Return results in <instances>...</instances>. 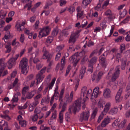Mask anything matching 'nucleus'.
Masks as SVG:
<instances>
[{"mask_svg":"<svg viewBox=\"0 0 130 130\" xmlns=\"http://www.w3.org/2000/svg\"><path fill=\"white\" fill-rule=\"evenodd\" d=\"M98 50L97 49H95L94 50L91 54L90 55L89 57L90 58L91 57L95 54H96L98 53Z\"/></svg>","mask_w":130,"mask_h":130,"instance_id":"603ef678","label":"nucleus"},{"mask_svg":"<svg viewBox=\"0 0 130 130\" xmlns=\"http://www.w3.org/2000/svg\"><path fill=\"white\" fill-rule=\"evenodd\" d=\"M18 100V96H16L14 95L12 101L13 102H17Z\"/></svg>","mask_w":130,"mask_h":130,"instance_id":"680f3d73","label":"nucleus"},{"mask_svg":"<svg viewBox=\"0 0 130 130\" xmlns=\"http://www.w3.org/2000/svg\"><path fill=\"white\" fill-rule=\"evenodd\" d=\"M99 61L102 67L105 68L107 66V64L105 57H103V56H100L99 58Z\"/></svg>","mask_w":130,"mask_h":130,"instance_id":"9b49d317","label":"nucleus"},{"mask_svg":"<svg viewBox=\"0 0 130 130\" xmlns=\"http://www.w3.org/2000/svg\"><path fill=\"white\" fill-rule=\"evenodd\" d=\"M15 27L18 31H21L22 30V27H21L20 24H16Z\"/></svg>","mask_w":130,"mask_h":130,"instance_id":"09e8293b","label":"nucleus"},{"mask_svg":"<svg viewBox=\"0 0 130 130\" xmlns=\"http://www.w3.org/2000/svg\"><path fill=\"white\" fill-rule=\"evenodd\" d=\"M89 116V112L88 111L83 112L80 114V116L79 117V120L81 122H82L83 120L85 121L87 120Z\"/></svg>","mask_w":130,"mask_h":130,"instance_id":"423d86ee","label":"nucleus"},{"mask_svg":"<svg viewBox=\"0 0 130 130\" xmlns=\"http://www.w3.org/2000/svg\"><path fill=\"white\" fill-rule=\"evenodd\" d=\"M5 48L7 49V51L5 52L6 53H9L11 51V46L9 45H6Z\"/></svg>","mask_w":130,"mask_h":130,"instance_id":"ea45409f","label":"nucleus"},{"mask_svg":"<svg viewBox=\"0 0 130 130\" xmlns=\"http://www.w3.org/2000/svg\"><path fill=\"white\" fill-rule=\"evenodd\" d=\"M126 91L127 92V94L125 95V98L126 99H127L130 95V81L127 86Z\"/></svg>","mask_w":130,"mask_h":130,"instance_id":"4be33fe9","label":"nucleus"},{"mask_svg":"<svg viewBox=\"0 0 130 130\" xmlns=\"http://www.w3.org/2000/svg\"><path fill=\"white\" fill-rule=\"evenodd\" d=\"M8 124L7 123V125L4 127L2 128V127H0V130H11L8 127Z\"/></svg>","mask_w":130,"mask_h":130,"instance_id":"8fccbe9b","label":"nucleus"},{"mask_svg":"<svg viewBox=\"0 0 130 130\" xmlns=\"http://www.w3.org/2000/svg\"><path fill=\"white\" fill-rule=\"evenodd\" d=\"M66 105L67 103L66 102L63 103V105L62 106V110L59 113V118L60 120L59 122L60 124L63 123V115L61 112H63L65 111L66 108Z\"/></svg>","mask_w":130,"mask_h":130,"instance_id":"6e6552de","label":"nucleus"},{"mask_svg":"<svg viewBox=\"0 0 130 130\" xmlns=\"http://www.w3.org/2000/svg\"><path fill=\"white\" fill-rule=\"evenodd\" d=\"M121 69L122 70L125 69L126 63V60L124 58H122L121 60Z\"/></svg>","mask_w":130,"mask_h":130,"instance_id":"bb28decb","label":"nucleus"},{"mask_svg":"<svg viewBox=\"0 0 130 130\" xmlns=\"http://www.w3.org/2000/svg\"><path fill=\"white\" fill-rule=\"evenodd\" d=\"M68 9L69 11L71 13H72L75 10L74 7L72 6H70V8H69Z\"/></svg>","mask_w":130,"mask_h":130,"instance_id":"6e6d98bb","label":"nucleus"},{"mask_svg":"<svg viewBox=\"0 0 130 130\" xmlns=\"http://www.w3.org/2000/svg\"><path fill=\"white\" fill-rule=\"evenodd\" d=\"M111 91L109 89L106 88L104 90L103 92V96L106 98H108L111 97Z\"/></svg>","mask_w":130,"mask_h":130,"instance_id":"2eb2a0df","label":"nucleus"},{"mask_svg":"<svg viewBox=\"0 0 130 130\" xmlns=\"http://www.w3.org/2000/svg\"><path fill=\"white\" fill-rule=\"evenodd\" d=\"M19 123L20 125L22 127H25L26 125V122L25 121H21L19 120Z\"/></svg>","mask_w":130,"mask_h":130,"instance_id":"c03bdc74","label":"nucleus"},{"mask_svg":"<svg viewBox=\"0 0 130 130\" xmlns=\"http://www.w3.org/2000/svg\"><path fill=\"white\" fill-rule=\"evenodd\" d=\"M65 119L67 122H69L70 121V116L69 114L67 112L65 114Z\"/></svg>","mask_w":130,"mask_h":130,"instance_id":"58836bf2","label":"nucleus"},{"mask_svg":"<svg viewBox=\"0 0 130 130\" xmlns=\"http://www.w3.org/2000/svg\"><path fill=\"white\" fill-rule=\"evenodd\" d=\"M105 14L106 15H112L111 11L110 10L108 9L105 12Z\"/></svg>","mask_w":130,"mask_h":130,"instance_id":"052dcab7","label":"nucleus"},{"mask_svg":"<svg viewBox=\"0 0 130 130\" xmlns=\"http://www.w3.org/2000/svg\"><path fill=\"white\" fill-rule=\"evenodd\" d=\"M101 93V92L99 91V88L98 87H96L93 90L91 96L96 98Z\"/></svg>","mask_w":130,"mask_h":130,"instance_id":"4468645a","label":"nucleus"},{"mask_svg":"<svg viewBox=\"0 0 130 130\" xmlns=\"http://www.w3.org/2000/svg\"><path fill=\"white\" fill-rule=\"evenodd\" d=\"M118 111V108L116 106L111 108L109 111L108 113L109 114L111 115H113L117 114Z\"/></svg>","mask_w":130,"mask_h":130,"instance_id":"412c9836","label":"nucleus"},{"mask_svg":"<svg viewBox=\"0 0 130 130\" xmlns=\"http://www.w3.org/2000/svg\"><path fill=\"white\" fill-rule=\"evenodd\" d=\"M86 68L85 66H83L80 71V76H81V78H82L84 74L85 73Z\"/></svg>","mask_w":130,"mask_h":130,"instance_id":"b1692460","label":"nucleus"},{"mask_svg":"<svg viewBox=\"0 0 130 130\" xmlns=\"http://www.w3.org/2000/svg\"><path fill=\"white\" fill-rule=\"evenodd\" d=\"M4 58H2L0 59V73L2 74L3 71L6 67V64L4 62Z\"/></svg>","mask_w":130,"mask_h":130,"instance_id":"ddd939ff","label":"nucleus"},{"mask_svg":"<svg viewBox=\"0 0 130 130\" xmlns=\"http://www.w3.org/2000/svg\"><path fill=\"white\" fill-rule=\"evenodd\" d=\"M53 40V38L51 36L48 37L46 40V42L47 43H51L52 41Z\"/></svg>","mask_w":130,"mask_h":130,"instance_id":"79ce46f5","label":"nucleus"},{"mask_svg":"<svg viewBox=\"0 0 130 130\" xmlns=\"http://www.w3.org/2000/svg\"><path fill=\"white\" fill-rule=\"evenodd\" d=\"M130 18V17H127L126 18L121 22L120 23L121 25H122V23H123V24H125L127 23L128 21H129V20Z\"/></svg>","mask_w":130,"mask_h":130,"instance_id":"a18cd8bd","label":"nucleus"},{"mask_svg":"<svg viewBox=\"0 0 130 130\" xmlns=\"http://www.w3.org/2000/svg\"><path fill=\"white\" fill-rule=\"evenodd\" d=\"M110 122V119L108 118H105L102 122L101 125L102 127H104L107 125Z\"/></svg>","mask_w":130,"mask_h":130,"instance_id":"6ab92c4d","label":"nucleus"},{"mask_svg":"<svg viewBox=\"0 0 130 130\" xmlns=\"http://www.w3.org/2000/svg\"><path fill=\"white\" fill-rule=\"evenodd\" d=\"M28 60L26 58H23L20 62L19 67L21 68L22 73L26 75L27 73L28 68L27 67Z\"/></svg>","mask_w":130,"mask_h":130,"instance_id":"f03ea898","label":"nucleus"},{"mask_svg":"<svg viewBox=\"0 0 130 130\" xmlns=\"http://www.w3.org/2000/svg\"><path fill=\"white\" fill-rule=\"evenodd\" d=\"M9 113V111L7 110L3 112V115H1V117L4 119H6L8 121H9L10 119L11 118L8 115V114Z\"/></svg>","mask_w":130,"mask_h":130,"instance_id":"f3484780","label":"nucleus"},{"mask_svg":"<svg viewBox=\"0 0 130 130\" xmlns=\"http://www.w3.org/2000/svg\"><path fill=\"white\" fill-rule=\"evenodd\" d=\"M123 91V89L120 88L117 92L115 97V99L117 102H119L122 100L123 97L121 96V95Z\"/></svg>","mask_w":130,"mask_h":130,"instance_id":"1a4fd4ad","label":"nucleus"},{"mask_svg":"<svg viewBox=\"0 0 130 130\" xmlns=\"http://www.w3.org/2000/svg\"><path fill=\"white\" fill-rule=\"evenodd\" d=\"M38 118V115L37 114H35L32 116V120L33 121H36Z\"/></svg>","mask_w":130,"mask_h":130,"instance_id":"3c124183","label":"nucleus"},{"mask_svg":"<svg viewBox=\"0 0 130 130\" xmlns=\"http://www.w3.org/2000/svg\"><path fill=\"white\" fill-rule=\"evenodd\" d=\"M25 39L24 35L23 34H21V36L20 38V41L22 43L24 42V40Z\"/></svg>","mask_w":130,"mask_h":130,"instance_id":"864d4df0","label":"nucleus"},{"mask_svg":"<svg viewBox=\"0 0 130 130\" xmlns=\"http://www.w3.org/2000/svg\"><path fill=\"white\" fill-rule=\"evenodd\" d=\"M124 39V37L123 36H119L116 39H115V42H121Z\"/></svg>","mask_w":130,"mask_h":130,"instance_id":"7c9ffc66","label":"nucleus"},{"mask_svg":"<svg viewBox=\"0 0 130 130\" xmlns=\"http://www.w3.org/2000/svg\"><path fill=\"white\" fill-rule=\"evenodd\" d=\"M110 103H108L106 104L105 106V108L103 111L102 112V114L103 115H105L108 111L110 107Z\"/></svg>","mask_w":130,"mask_h":130,"instance_id":"a211bd4d","label":"nucleus"},{"mask_svg":"<svg viewBox=\"0 0 130 130\" xmlns=\"http://www.w3.org/2000/svg\"><path fill=\"white\" fill-rule=\"evenodd\" d=\"M81 98L78 99L73 103L72 105L69 107V111L70 113H71V110L72 109L74 114L75 115L76 112H78L81 106L82 102Z\"/></svg>","mask_w":130,"mask_h":130,"instance_id":"f257e3e1","label":"nucleus"},{"mask_svg":"<svg viewBox=\"0 0 130 130\" xmlns=\"http://www.w3.org/2000/svg\"><path fill=\"white\" fill-rule=\"evenodd\" d=\"M116 59L118 61V62H119V61H121V60L122 59H121V54L119 53H117L116 55Z\"/></svg>","mask_w":130,"mask_h":130,"instance_id":"72a5a7b5","label":"nucleus"},{"mask_svg":"<svg viewBox=\"0 0 130 130\" xmlns=\"http://www.w3.org/2000/svg\"><path fill=\"white\" fill-rule=\"evenodd\" d=\"M88 22L86 20H84L82 22V24L80 26V27L83 28L85 27L87 24Z\"/></svg>","mask_w":130,"mask_h":130,"instance_id":"de8ad7c7","label":"nucleus"},{"mask_svg":"<svg viewBox=\"0 0 130 130\" xmlns=\"http://www.w3.org/2000/svg\"><path fill=\"white\" fill-rule=\"evenodd\" d=\"M78 53H76L72 55L69 58V61L71 63L74 62V65L75 66L76 63L78 62L80 59H77L78 56Z\"/></svg>","mask_w":130,"mask_h":130,"instance_id":"0eeeda50","label":"nucleus"},{"mask_svg":"<svg viewBox=\"0 0 130 130\" xmlns=\"http://www.w3.org/2000/svg\"><path fill=\"white\" fill-rule=\"evenodd\" d=\"M97 59V57L96 56L93 57L89 60L88 64L93 65L96 62Z\"/></svg>","mask_w":130,"mask_h":130,"instance_id":"5701e85b","label":"nucleus"},{"mask_svg":"<svg viewBox=\"0 0 130 130\" xmlns=\"http://www.w3.org/2000/svg\"><path fill=\"white\" fill-rule=\"evenodd\" d=\"M120 17L121 18H122L125 17L127 13V12L126 9H125L123 10V11H120Z\"/></svg>","mask_w":130,"mask_h":130,"instance_id":"c85d7f7f","label":"nucleus"},{"mask_svg":"<svg viewBox=\"0 0 130 130\" xmlns=\"http://www.w3.org/2000/svg\"><path fill=\"white\" fill-rule=\"evenodd\" d=\"M100 26L102 27V29H103L106 28V25L105 22H102L100 24Z\"/></svg>","mask_w":130,"mask_h":130,"instance_id":"4d7b16f0","label":"nucleus"},{"mask_svg":"<svg viewBox=\"0 0 130 130\" xmlns=\"http://www.w3.org/2000/svg\"><path fill=\"white\" fill-rule=\"evenodd\" d=\"M46 69V67L43 68L36 75V78L42 80L45 77V76L43 74L45 72Z\"/></svg>","mask_w":130,"mask_h":130,"instance_id":"39448f33","label":"nucleus"},{"mask_svg":"<svg viewBox=\"0 0 130 130\" xmlns=\"http://www.w3.org/2000/svg\"><path fill=\"white\" fill-rule=\"evenodd\" d=\"M73 95V92L72 91L70 93L69 97L68 95H66L65 98L67 99L66 100V102L67 103H70L72 101Z\"/></svg>","mask_w":130,"mask_h":130,"instance_id":"aec40b11","label":"nucleus"},{"mask_svg":"<svg viewBox=\"0 0 130 130\" xmlns=\"http://www.w3.org/2000/svg\"><path fill=\"white\" fill-rule=\"evenodd\" d=\"M41 110L38 107H36L34 113H35L39 114L40 113Z\"/></svg>","mask_w":130,"mask_h":130,"instance_id":"e2e57ef3","label":"nucleus"},{"mask_svg":"<svg viewBox=\"0 0 130 130\" xmlns=\"http://www.w3.org/2000/svg\"><path fill=\"white\" fill-rule=\"evenodd\" d=\"M56 78H53L51 83L49 85V88L50 89H51L52 88L55 82Z\"/></svg>","mask_w":130,"mask_h":130,"instance_id":"e433bc0d","label":"nucleus"},{"mask_svg":"<svg viewBox=\"0 0 130 130\" xmlns=\"http://www.w3.org/2000/svg\"><path fill=\"white\" fill-rule=\"evenodd\" d=\"M84 12L83 11H82L80 13H77V18L78 17L80 18L83 14Z\"/></svg>","mask_w":130,"mask_h":130,"instance_id":"774afa93","label":"nucleus"},{"mask_svg":"<svg viewBox=\"0 0 130 130\" xmlns=\"http://www.w3.org/2000/svg\"><path fill=\"white\" fill-rule=\"evenodd\" d=\"M103 74V72L102 71L99 72L97 76L94 74L93 77H92V81L95 80L96 83H98L101 78Z\"/></svg>","mask_w":130,"mask_h":130,"instance_id":"f8f14e48","label":"nucleus"},{"mask_svg":"<svg viewBox=\"0 0 130 130\" xmlns=\"http://www.w3.org/2000/svg\"><path fill=\"white\" fill-rule=\"evenodd\" d=\"M80 31V30H77L75 32L72 33L71 35L76 40L78 38L79 36V34Z\"/></svg>","mask_w":130,"mask_h":130,"instance_id":"393cba45","label":"nucleus"},{"mask_svg":"<svg viewBox=\"0 0 130 130\" xmlns=\"http://www.w3.org/2000/svg\"><path fill=\"white\" fill-rule=\"evenodd\" d=\"M7 66L9 69H11L13 66H14L15 64V60H14V58H11L8 61Z\"/></svg>","mask_w":130,"mask_h":130,"instance_id":"dca6fc26","label":"nucleus"},{"mask_svg":"<svg viewBox=\"0 0 130 130\" xmlns=\"http://www.w3.org/2000/svg\"><path fill=\"white\" fill-rule=\"evenodd\" d=\"M50 29L48 26H47L41 30L39 32L38 36L40 38H41L44 36L47 35L49 34Z\"/></svg>","mask_w":130,"mask_h":130,"instance_id":"7ed1b4c3","label":"nucleus"},{"mask_svg":"<svg viewBox=\"0 0 130 130\" xmlns=\"http://www.w3.org/2000/svg\"><path fill=\"white\" fill-rule=\"evenodd\" d=\"M76 41V40L71 35L69 40V43H73L74 44Z\"/></svg>","mask_w":130,"mask_h":130,"instance_id":"f704fd0d","label":"nucleus"},{"mask_svg":"<svg viewBox=\"0 0 130 130\" xmlns=\"http://www.w3.org/2000/svg\"><path fill=\"white\" fill-rule=\"evenodd\" d=\"M93 65H90L88 64V72L89 73H92L93 70Z\"/></svg>","mask_w":130,"mask_h":130,"instance_id":"473e14b6","label":"nucleus"},{"mask_svg":"<svg viewBox=\"0 0 130 130\" xmlns=\"http://www.w3.org/2000/svg\"><path fill=\"white\" fill-rule=\"evenodd\" d=\"M62 34H63L64 36H67L69 34L68 31L66 30V29H65L63 30L62 31Z\"/></svg>","mask_w":130,"mask_h":130,"instance_id":"5fc2aeb1","label":"nucleus"},{"mask_svg":"<svg viewBox=\"0 0 130 130\" xmlns=\"http://www.w3.org/2000/svg\"><path fill=\"white\" fill-rule=\"evenodd\" d=\"M125 46L124 44H121L120 46V52L122 53L125 50Z\"/></svg>","mask_w":130,"mask_h":130,"instance_id":"2f4dec72","label":"nucleus"},{"mask_svg":"<svg viewBox=\"0 0 130 130\" xmlns=\"http://www.w3.org/2000/svg\"><path fill=\"white\" fill-rule=\"evenodd\" d=\"M35 94L34 91H31V92H28L26 95V98L28 99H30Z\"/></svg>","mask_w":130,"mask_h":130,"instance_id":"cd10ccee","label":"nucleus"},{"mask_svg":"<svg viewBox=\"0 0 130 130\" xmlns=\"http://www.w3.org/2000/svg\"><path fill=\"white\" fill-rule=\"evenodd\" d=\"M71 66H69L68 67H67V69L66 70V73L65 74V76H66L69 73L70 70L71 69L70 68Z\"/></svg>","mask_w":130,"mask_h":130,"instance_id":"0e129e2a","label":"nucleus"},{"mask_svg":"<svg viewBox=\"0 0 130 130\" xmlns=\"http://www.w3.org/2000/svg\"><path fill=\"white\" fill-rule=\"evenodd\" d=\"M32 1H30L28 4H26L24 6V8H25L27 7H29V8H31L32 7L31 5Z\"/></svg>","mask_w":130,"mask_h":130,"instance_id":"69168bd1","label":"nucleus"},{"mask_svg":"<svg viewBox=\"0 0 130 130\" xmlns=\"http://www.w3.org/2000/svg\"><path fill=\"white\" fill-rule=\"evenodd\" d=\"M120 67V65H118L116 67L115 71L111 78V80L112 82H114L119 77L120 74L119 70Z\"/></svg>","mask_w":130,"mask_h":130,"instance_id":"20e7f679","label":"nucleus"},{"mask_svg":"<svg viewBox=\"0 0 130 130\" xmlns=\"http://www.w3.org/2000/svg\"><path fill=\"white\" fill-rule=\"evenodd\" d=\"M87 88L86 87H83L81 90V92L82 94H83V96H84L85 94H86L87 93Z\"/></svg>","mask_w":130,"mask_h":130,"instance_id":"c9c22d12","label":"nucleus"},{"mask_svg":"<svg viewBox=\"0 0 130 130\" xmlns=\"http://www.w3.org/2000/svg\"><path fill=\"white\" fill-rule=\"evenodd\" d=\"M61 55V53L58 52L56 55L55 60L56 61L58 60L60 58Z\"/></svg>","mask_w":130,"mask_h":130,"instance_id":"13d9d810","label":"nucleus"},{"mask_svg":"<svg viewBox=\"0 0 130 130\" xmlns=\"http://www.w3.org/2000/svg\"><path fill=\"white\" fill-rule=\"evenodd\" d=\"M44 102L49 103L48 98H43L41 100V103L42 105H43V103Z\"/></svg>","mask_w":130,"mask_h":130,"instance_id":"49530a36","label":"nucleus"},{"mask_svg":"<svg viewBox=\"0 0 130 130\" xmlns=\"http://www.w3.org/2000/svg\"><path fill=\"white\" fill-rule=\"evenodd\" d=\"M98 111V108H95L94 110H93V112L92 114L91 118V120L94 119L95 118L96 115Z\"/></svg>","mask_w":130,"mask_h":130,"instance_id":"c756f323","label":"nucleus"},{"mask_svg":"<svg viewBox=\"0 0 130 130\" xmlns=\"http://www.w3.org/2000/svg\"><path fill=\"white\" fill-rule=\"evenodd\" d=\"M64 47V45H59L57 47V49L58 50L57 51H60Z\"/></svg>","mask_w":130,"mask_h":130,"instance_id":"bf43d9fd","label":"nucleus"},{"mask_svg":"<svg viewBox=\"0 0 130 130\" xmlns=\"http://www.w3.org/2000/svg\"><path fill=\"white\" fill-rule=\"evenodd\" d=\"M58 30L57 29H54L52 32V35L54 37L56 36L58 34Z\"/></svg>","mask_w":130,"mask_h":130,"instance_id":"37998d69","label":"nucleus"},{"mask_svg":"<svg viewBox=\"0 0 130 130\" xmlns=\"http://www.w3.org/2000/svg\"><path fill=\"white\" fill-rule=\"evenodd\" d=\"M35 107L32 106L31 104H30L29 107V110L30 112H31L33 111Z\"/></svg>","mask_w":130,"mask_h":130,"instance_id":"338daca9","label":"nucleus"},{"mask_svg":"<svg viewBox=\"0 0 130 130\" xmlns=\"http://www.w3.org/2000/svg\"><path fill=\"white\" fill-rule=\"evenodd\" d=\"M65 56H63L61 60V68L60 69V70L61 71L63 70L65 64Z\"/></svg>","mask_w":130,"mask_h":130,"instance_id":"a878e982","label":"nucleus"},{"mask_svg":"<svg viewBox=\"0 0 130 130\" xmlns=\"http://www.w3.org/2000/svg\"><path fill=\"white\" fill-rule=\"evenodd\" d=\"M0 123L2 124L0 125V127H2V128L4 127V126H5L7 125V123L8 124L7 122H5L4 120H2L0 122Z\"/></svg>","mask_w":130,"mask_h":130,"instance_id":"a19ab883","label":"nucleus"},{"mask_svg":"<svg viewBox=\"0 0 130 130\" xmlns=\"http://www.w3.org/2000/svg\"><path fill=\"white\" fill-rule=\"evenodd\" d=\"M92 0H83L82 4L85 6H87L90 3Z\"/></svg>","mask_w":130,"mask_h":130,"instance_id":"4c0bfd02","label":"nucleus"},{"mask_svg":"<svg viewBox=\"0 0 130 130\" xmlns=\"http://www.w3.org/2000/svg\"><path fill=\"white\" fill-rule=\"evenodd\" d=\"M44 53L43 56V58L44 59H47V62H49L52 57V55L49 54L48 52L45 50L44 51Z\"/></svg>","mask_w":130,"mask_h":130,"instance_id":"9d476101","label":"nucleus"}]
</instances>
